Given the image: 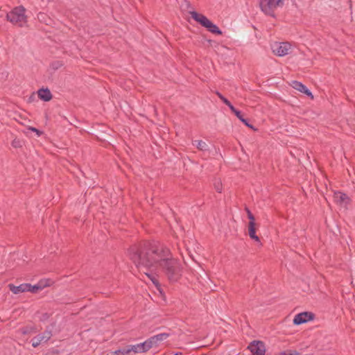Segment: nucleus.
Returning <instances> with one entry per match:
<instances>
[{"mask_svg": "<svg viewBox=\"0 0 355 355\" xmlns=\"http://www.w3.org/2000/svg\"><path fill=\"white\" fill-rule=\"evenodd\" d=\"M44 286H45L42 285L41 283H39L34 286H32L31 284H30V288H28V291L35 293H37L38 291L42 290Z\"/></svg>", "mask_w": 355, "mask_h": 355, "instance_id": "obj_19", "label": "nucleus"}, {"mask_svg": "<svg viewBox=\"0 0 355 355\" xmlns=\"http://www.w3.org/2000/svg\"><path fill=\"white\" fill-rule=\"evenodd\" d=\"M107 355H129V354L128 352L127 346H125V347L119 349L114 352H111Z\"/></svg>", "mask_w": 355, "mask_h": 355, "instance_id": "obj_17", "label": "nucleus"}, {"mask_svg": "<svg viewBox=\"0 0 355 355\" xmlns=\"http://www.w3.org/2000/svg\"><path fill=\"white\" fill-rule=\"evenodd\" d=\"M33 332V329L31 327H25L21 329V333L23 334H29Z\"/></svg>", "mask_w": 355, "mask_h": 355, "instance_id": "obj_24", "label": "nucleus"}, {"mask_svg": "<svg viewBox=\"0 0 355 355\" xmlns=\"http://www.w3.org/2000/svg\"><path fill=\"white\" fill-rule=\"evenodd\" d=\"M314 318V315L311 312H302L297 314L294 319L293 323L295 324H301L305 322H307L310 320H312Z\"/></svg>", "mask_w": 355, "mask_h": 355, "instance_id": "obj_7", "label": "nucleus"}, {"mask_svg": "<svg viewBox=\"0 0 355 355\" xmlns=\"http://www.w3.org/2000/svg\"><path fill=\"white\" fill-rule=\"evenodd\" d=\"M246 211H247V214H248V217L250 220L249 223H255V222H254L255 218H254V216H253V214L251 213V211L248 209H246Z\"/></svg>", "mask_w": 355, "mask_h": 355, "instance_id": "obj_22", "label": "nucleus"}, {"mask_svg": "<svg viewBox=\"0 0 355 355\" xmlns=\"http://www.w3.org/2000/svg\"><path fill=\"white\" fill-rule=\"evenodd\" d=\"M214 188L218 193L222 191V183L220 180H216L214 182Z\"/></svg>", "mask_w": 355, "mask_h": 355, "instance_id": "obj_21", "label": "nucleus"}, {"mask_svg": "<svg viewBox=\"0 0 355 355\" xmlns=\"http://www.w3.org/2000/svg\"><path fill=\"white\" fill-rule=\"evenodd\" d=\"M291 355H301V354L295 350H292Z\"/></svg>", "mask_w": 355, "mask_h": 355, "instance_id": "obj_31", "label": "nucleus"}, {"mask_svg": "<svg viewBox=\"0 0 355 355\" xmlns=\"http://www.w3.org/2000/svg\"><path fill=\"white\" fill-rule=\"evenodd\" d=\"M52 334L49 331H45L42 334L37 335L32 339V345L33 347H37L42 342L48 341Z\"/></svg>", "mask_w": 355, "mask_h": 355, "instance_id": "obj_8", "label": "nucleus"}, {"mask_svg": "<svg viewBox=\"0 0 355 355\" xmlns=\"http://www.w3.org/2000/svg\"><path fill=\"white\" fill-rule=\"evenodd\" d=\"M291 86L295 89L298 90V91L306 94L308 96H310L311 98H313V96L312 95V93L302 83L294 80L292 82Z\"/></svg>", "mask_w": 355, "mask_h": 355, "instance_id": "obj_10", "label": "nucleus"}, {"mask_svg": "<svg viewBox=\"0 0 355 355\" xmlns=\"http://www.w3.org/2000/svg\"><path fill=\"white\" fill-rule=\"evenodd\" d=\"M9 289L14 294H19L28 291V288H30V284H22L19 286H15L13 284L8 285Z\"/></svg>", "mask_w": 355, "mask_h": 355, "instance_id": "obj_11", "label": "nucleus"}, {"mask_svg": "<svg viewBox=\"0 0 355 355\" xmlns=\"http://www.w3.org/2000/svg\"><path fill=\"white\" fill-rule=\"evenodd\" d=\"M256 223H249L248 234L249 236L255 241L259 242V238L256 235Z\"/></svg>", "mask_w": 355, "mask_h": 355, "instance_id": "obj_14", "label": "nucleus"}, {"mask_svg": "<svg viewBox=\"0 0 355 355\" xmlns=\"http://www.w3.org/2000/svg\"><path fill=\"white\" fill-rule=\"evenodd\" d=\"M246 126L250 128H254L253 126L250 124L248 123V122L247 121V120L245 119V122H243Z\"/></svg>", "mask_w": 355, "mask_h": 355, "instance_id": "obj_30", "label": "nucleus"}, {"mask_svg": "<svg viewBox=\"0 0 355 355\" xmlns=\"http://www.w3.org/2000/svg\"><path fill=\"white\" fill-rule=\"evenodd\" d=\"M191 17L199 23L202 26L206 28L209 32L216 35H221L222 32L219 28L212 23L207 17L196 11L189 12Z\"/></svg>", "mask_w": 355, "mask_h": 355, "instance_id": "obj_3", "label": "nucleus"}, {"mask_svg": "<svg viewBox=\"0 0 355 355\" xmlns=\"http://www.w3.org/2000/svg\"><path fill=\"white\" fill-rule=\"evenodd\" d=\"M227 105L230 107L234 114L237 111V110L232 105L230 102H229V104H227Z\"/></svg>", "mask_w": 355, "mask_h": 355, "instance_id": "obj_28", "label": "nucleus"}, {"mask_svg": "<svg viewBox=\"0 0 355 355\" xmlns=\"http://www.w3.org/2000/svg\"><path fill=\"white\" fill-rule=\"evenodd\" d=\"M6 18L15 26L20 28L27 26L28 17L26 15V9L22 6L15 7L9 13H6Z\"/></svg>", "mask_w": 355, "mask_h": 355, "instance_id": "obj_2", "label": "nucleus"}, {"mask_svg": "<svg viewBox=\"0 0 355 355\" xmlns=\"http://www.w3.org/2000/svg\"><path fill=\"white\" fill-rule=\"evenodd\" d=\"M227 105L230 107L234 114L237 111V110L232 105L230 102H229V104H227Z\"/></svg>", "mask_w": 355, "mask_h": 355, "instance_id": "obj_27", "label": "nucleus"}, {"mask_svg": "<svg viewBox=\"0 0 355 355\" xmlns=\"http://www.w3.org/2000/svg\"><path fill=\"white\" fill-rule=\"evenodd\" d=\"M37 19L40 22H42L45 24H49L50 21V19L47 17V15L44 12H40L37 15Z\"/></svg>", "mask_w": 355, "mask_h": 355, "instance_id": "obj_18", "label": "nucleus"}, {"mask_svg": "<svg viewBox=\"0 0 355 355\" xmlns=\"http://www.w3.org/2000/svg\"><path fill=\"white\" fill-rule=\"evenodd\" d=\"M216 94L225 105L229 104L230 101L226 98H225L220 93L217 92Z\"/></svg>", "mask_w": 355, "mask_h": 355, "instance_id": "obj_23", "label": "nucleus"}, {"mask_svg": "<svg viewBox=\"0 0 355 355\" xmlns=\"http://www.w3.org/2000/svg\"><path fill=\"white\" fill-rule=\"evenodd\" d=\"M192 144L193 146H196L199 150L206 152L209 150V147L207 143L202 140L193 141Z\"/></svg>", "mask_w": 355, "mask_h": 355, "instance_id": "obj_15", "label": "nucleus"}, {"mask_svg": "<svg viewBox=\"0 0 355 355\" xmlns=\"http://www.w3.org/2000/svg\"><path fill=\"white\" fill-rule=\"evenodd\" d=\"M234 114L237 116V118L242 122H245V119L243 117L241 112L237 110Z\"/></svg>", "mask_w": 355, "mask_h": 355, "instance_id": "obj_25", "label": "nucleus"}, {"mask_svg": "<svg viewBox=\"0 0 355 355\" xmlns=\"http://www.w3.org/2000/svg\"><path fill=\"white\" fill-rule=\"evenodd\" d=\"M6 13H9V12L0 8V17H6Z\"/></svg>", "mask_w": 355, "mask_h": 355, "instance_id": "obj_29", "label": "nucleus"}, {"mask_svg": "<svg viewBox=\"0 0 355 355\" xmlns=\"http://www.w3.org/2000/svg\"><path fill=\"white\" fill-rule=\"evenodd\" d=\"M291 352H292V350H291V349H289V350H286V354L287 355H291Z\"/></svg>", "mask_w": 355, "mask_h": 355, "instance_id": "obj_32", "label": "nucleus"}, {"mask_svg": "<svg viewBox=\"0 0 355 355\" xmlns=\"http://www.w3.org/2000/svg\"><path fill=\"white\" fill-rule=\"evenodd\" d=\"M291 46L289 42H275L272 44L271 49L275 55L284 56L291 52Z\"/></svg>", "mask_w": 355, "mask_h": 355, "instance_id": "obj_5", "label": "nucleus"}, {"mask_svg": "<svg viewBox=\"0 0 355 355\" xmlns=\"http://www.w3.org/2000/svg\"><path fill=\"white\" fill-rule=\"evenodd\" d=\"M334 199L336 203L342 206H346L349 202V199L347 196L340 191L334 193Z\"/></svg>", "mask_w": 355, "mask_h": 355, "instance_id": "obj_9", "label": "nucleus"}, {"mask_svg": "<svg viewBox=\"0 0 355 355\" xmlns=\"http://www.w3.org/2000/svg\"><path fill=\"white\" fill-rule=\"evenodd\" d=\"M253 355H264L266 352L265 345L261 341H253L248 347Z\"/></svg>", "mask_w": 355, "mask_h": 355, "instance_id": "obj_6", "label": "nucleus"}, {"mask_svg": "<svg viewBox=\"0 0 355 355\" xmlns=\"http://www.w3.org/2000/svg\"><path fill=\"white\" fill-rule=\"evenodd\" d=\"M259 6L266 15L273 16L275 10L284 3V0H259Z\"/></svg>", "mask_w": 355, "mask_h": 355, "instance_id": "obj_4", "label": "nucleus"}, {"mask_svg": "<svg viewBox=\"0 0 355 355\" xmlns=\"http://www.w3.org/2000/svg\"><path fill=\"white\" fill-rule=\"evenodd\" d=\"M128 352L129 355H132L138 353L146 352V349L144 347L143 343H139L137 345H127Z\"/></svg>", "mask_w": 355, "mask_h": 355, "instance_id": "obj_12", "label": "nucleus"}, {"mask_svg": "<svg viewBox=\"0 0 355 355\" xmlns=\"http://www.w3.org/2000/svg\"><path fill=\"white\" fill-rule=\"evenodd\" d=\"M38 97L44 101H49L52 98V94L48 89H40L37 92Z\"/></svg>", "mask_w": 355, "mask_h": 355, "instance_id": "obj_13", "label": "nucleus"}, {"mask_svg": "<svg viewBox=\"0 0 355 355\" xmlns=\"http://www.w3.org/2000/svg\"><path fill=\"white\" fill-rule=\"evenodd\" d=\"M168 335L167 334H159L154 336L153 337L156 342L158 343L159 342L165 340L166 338H168Z\"/></svg>", "mask_w": 355, "mask_h": 355, "instance_id": "obj_20", "label": "nucleus"}, {"mask_svg": "<svg viewBox=\"0 0 355 355\" xmlns=\"http://www.w3.org/2000/svg\"><path fill=\"white\" fill-rule=\"evenodd\" d=\"M28 130L35 132L37 134V135L39 137L42 135V132L40 131L39 130H37V128H33V127H29L28 128Z\"/></svg>", "mask_w": 355, "mask_h": 355, "instance_id": "obj_26", "label": "nucleus"}, {"mask_svg": "<svg viewBox=\"0 0 355 355\" xmlns=\"http://www.w3.org/2000/svg\"><path fill=\"white\" fill-rule=\"evenodd\" d=\"M146 351H148L150 348L157 345V343L155 340L154 337L152 336L145 342L142 343Z\"/></svg>", "mask_w": 355, "mask_h": 355, "instance_id": "obj_16", "label": "nucleus"}, {"mask_svg": "<svg viewBox=\"0 0 355 355\" xmlns=\"http://www.w3.org/2000/svg\"><path fill=\"white\" fill-rule=\"evenodd\" d=\"M128 256L139 272L145 274L155 285V275L163 272L169 282H175L182 276L181 264L174 259L170 250L157 242L144 241L131 246Z\"/></svg>", "mask_w": 355, "mask_h": 355, "instance_id": "obj_1", "label": "nucleus"}, {"mask_svg": "<svg viewBox=\"0 0 355 355\" xmlns=\"http://www.w3.org/2000/svg\"><path fill=\"white\" fill-rule=\"evenodd\" d=\"M279 355H287V354H286V351H284V352H280Z\"/></svg>", "mask_w": 355, "mask_h": 355, "instance_id": "obj_33", "label": "nucleus"}]
</instances>
